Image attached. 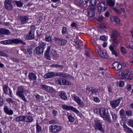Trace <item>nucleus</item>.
<instances>
[{"label": "nucleus", "instance_id": "32", "mask_svg": "<svg viewBox=\"0 0 133 133\" xmlns=\"http://www.w3.org/2000/svg\"><path fill=\"white\" fill-rule=\"evenodd\" d=\"M108 5L111 7H113L115 5V2L112 0H108L107 2Z\"/></svg>", "mask_w": 133, "mask_h": 133}, {"label": "nucleus", "instance_id": "16", "mask_svg": "<svg viewBox=\"0 0 133 133\" xmlns=\"http://www.w3.org/2000/svg\"><path fill=\"white\" fill-rule=\"evenodd\" d=\"M12 0H5L4 3V6L5 8L8 10H11L12 8L11 4Z\"/></svg>", "mask_w": 133, "mask_h": 133}, {"label": "nucleus", "instance_id": "49", "mask_svg": "<svg viewBox=\"0 0 133 133\" xmlns=\"http://www.w3.org/2000/svg\"><path fill=\"white\" fill-rule=\"evenodd\" d=\"M67 28L65 26H63L62 31V33L63 34H66L67 33Z\"/></svg>", "mask_w": 133, "mask_h": 133}, {"label": "nucleus", "instance_id": "45", "mask_svg": "<svg viewBox=\"0 0 133 133\" xmlns=\"http://www.w3.org/2000/svg\"><path fill=\"white\" fill-rule=\"evenodd\" d=\"M62 38H54L55 41L56 42L60 45L61 44V42Z\"/></svg>", "mask_w": 133, "mask_h": 133}, {"label": "nucleus", "instance_id": "33", "mask_svg": "<svg viewBox=\"0 0 133 133\" xmlns=\"http://www.w3.org/2000/svg\"><path fill=\"white\" fill-rule=\"evenodd\" d=\"M111 20L112 22H115L117 24L119 23L120 22L119 18L115 16L112 17L111 18Z\"/></svg>", "mask_w": 133, "mask_h": 133}, {"label": "nucleus", "instance_id": "4", "mask_svg": "<svg viewBox=\"0 0 133 133\" xmlns=\"http://www.w3.org/2000/svg\"><path fill=\"white\" fill-rule=\"evenodd\" d=\"M25 90L22 86L18 87V90L16 92L17 95L19 96L24 102H26L27 100L24 95Z\"/></svg>", "mask_w": 133, "mask_h": 133}, {"label": "nucleus", "instance_id": "1", "mask_svg": "<svg viewBox=\"0 0 133 133\" xmlns=\"http://www.w3.org/2000/svg\"><path fill=\"white\" fill-rule=\"evenodd\" d=\"M94 112L97 114H100L101 117L109 123L111 122V120L110 117L109 113L108 111L106 112L105 109L104 108L100 109L96 108L94 110Z\"/></svg>", "mask_w": 133, "mask_h": 133}, {"label": "nucleus", "instance_id": "22", "mask_svg": "<svg viewBox=\"0 0 133 133\" xmlns=\"http://www.w3.org/2000/svg\"><path fill=\"white\" fill-rule=\"evenodd\" d=\"M51 55L54 58L57 59L59 57V55L55 50H52L51 52Z\"/></svg>", "mask_w": 133, "mask_h": 133}, {"label": "nucleus", "instance_id": "51", "mask_svg": "<svg viewBox=\"0 0 133 133\" xmlns=\"http://www.w3.org/2000/svg\"><path fill=\"white\" fill-rule=\"evenodd\" d=\"M107 37H106L104 35L101 36L100 37V39L103 41H105L107 40Z\"/></svg>", "mask_w": 133, "mask_h": 133}, {"label": "nucleus", "instance_id": "53", "mask_svg": "<svg viewBox=\"0 0 133 133\" xmlns=\"http://www.w3.org/2000/svg\"><path fill=\"white\" fill-rule=\"evenodd\" d=\"M113 41V44L114 46H116L117 45L118 43L117 41V38H115V39H111Z\"/></svg>", "mask_w": 133, "mask_h": 133}, {"label": "nucleus", "instance_id": "44", "mask_svg": "<svg viewBox=\"0 0 133 133\" xmlns=\"http://www.w3.org/2000/svg\"><path fill=\"white\" fill-rule=\"evenodd\" d=\"M121 52L123 54H125L127 53L125 48L123 46H121Z\"/></svg>", "mask_w": 133, "mask_h": 133}, {"label": "nucleus", "instance_id": "20", "mask_svg": "<svg viewBox=\"0 0 133 133\" xmlns=\"http://www.w3.org/2000/svg\"><path fill=\"white\" fill-rule=\"evenodd\" d=\"M24 121L25 122L29 123L32 122L33 119L32 117L29 116H24Z\"/></svg>", "mask_w": 133, "mask_h": 133}, {"label": "nucleus", "instance_id": "10", "mask_svg": "<svg viewBox=\"0 0 133 133\" xmlns=\"http://www.w3.org/2000/svg\"><path fill=\"white\" fill-rule=\"evenodd\" d=\"M94 128L95 130H98L102 132H104V130L103 128L102 122L99 121L98 120L95 122L94 125Z\"/></svg>", "mask_w": 133, "mask_h": 133}, {"label": "nucleus", "instance_id": "7", "mask_svg": "<svg viewBox=\"0 0 133 133\" xmlns=\"http://www.w3.org/2000/svg\"><path fill=\"white\" fill-rule=\"evenodd\" d=\"M72 96L73 97L75 101L80 107H83L85 106L84 103L83 101L76 94H73Z\"/></svg>", "mask_w": 133, "mask_h": 133}, {"label": "nucleus", "instance_id": "27", "mask_svg": "<svg viewBox=\"0 0 133 133\" xmlns=\"http://www.w3.org/2000/svg\"><path fill=\"white\" fill-rule=\"evenodd\" d=\"M59 96L61 98L64 100H65L67 99V96L66 93L64 91H62L59 92Z\"/></svg>", "mask_w": 133, "mask_h": 133}, {"label": "nucleus", "instance_id": "42", "mask_svg": "<svg viewBox=\"0 0 133 133\" xmlns=\"http://www.w3.org/2000/svg\"><path fill=\"white\" fill-rule=\"evenodd\" d=\"M88 0H80V5H84L88 2Z\"/></svg>", "mask_w": 133, "mask_h": 133}, {"label": "nucleus", "instance_id": "60", "mask_svg": "<svg viewBox=\"0 0 133 133\" xmlns=\"http://www.w3.org/2000/svg\"><path fill=\"white\" fill-rule=\"evenodd\" d=\"M3 99L1 97V94H0V107L2 106L3 104Z\"/></svg>", "mask_w": 133, "mask_h": 133}, {"label": "nucleus", "instance_id": "25", "mask_svg": "<svg viewBox=\"0 0 133 133\" xmlns=\"http://www.w3.org/2000/svg\"><path fill=\"white\" fill-rule=\"evenodd\" d=\"M34 51L36 54L38 55L42 53L43 52V50L42 49H41L40 47L37 46L34 50Z\"/></svg>", "mask_w": 133, "mask_h": 133}, {"label": "nucleus", "instance_id": "5", "mask_svg": "<svg viewBox=\"0 0 133 133\" xmlns=\"http://www.w3.org/2000/svg\"><path fill=\"white\" fill-rule=\"evenodd\" d=\"M119 77L122 79L125 78L131 79L133 77V74L128 70H125L124 72L119 75Z\"/></svg>", "mask_w": 133, "mask_h": 133}, {"label": "nucleus", "instance_id": "11", "mask_svg": "<svg viewBox=\"0 0 133 133\" xmlns=\"http://www.w3.org/2000/svg\"><path fill=\"white\" fill-rule=\"evenodd\" d=\"M122 99V97H120L117 99L110 102V104L112 107L114 109H115L119 105L120 102Z\"/></svg>", "mask_w": 133, "mask_h": 133}, {"label": "nucleus", "instance_id": "56", "mask_svg": "<svg viewBox=\"0 0 133 133\" xmlns=\"http://www.w3.org/2000/svg\"><path fill=\"white\" fill-rule=\"evenodd\" d=\"M106 27L105 25L104 24H100L99 25V27L100 28L102 29H104Z\"/></svg>", "mask_w": 133, "mask_h": 133}, {"label": "nucleus", "instance_id": "6", "mask_svg": "<svg viewBox=\"0 0 133 133\" xmlns=\"http://www.w3.org/2000/svg\"><path fill=\"white\" fill-rule=\"evenodd\" d=\"M62 127L60 125L52 124L49 127L50 131L52 133H55L61 131Z\"/></svg>", "mask_w": 133, "mask_h": 133}, {"label": "nucleus", "instance_id": "35", "mask_svg": "<svg viewBox=\"0 0 133 133\" xmlns=\"http://www.w3.org/2000/svg\"><path fill=\"white\" fill-rule=\"evenodd\" d=\"M41 87L43 90L48 92L49 89H50V87L44 84H42L41 85Z\"/></svg>", "mask_w": 133, "mask_h": 133}, {"label": "nucleus", "instance_id": "28", "mask_svg": "<svg viewBox=\"0 0 133 133\" xmlns=\"http://www.w3.org/2000/svg\"><path fill=\"white\" fill-rule=\"evenodd\" d=\"M50 49V48L48 46L46 52L45 53V57L46 58L49 60H50V57L49 55V52Z\"/></svg>", "mask_w": 133, "mask_h": 133}, {"label": "nucleus", "instance_id": "46", "mask_svg": "<svg viewBox=\"0 0 133 133\" xmlns=\"http://www.w3.org/2000/svg\"><path fill=\"white\" fill-rule=\"evenodd\" d=\"M127 45L129 47L133 50V42L130 41L127 43Z\"/></svg>", "mask_w": 133, "mask_h": 133}, {"label": "nucleus", "instance_id": "41", "mask_svg": "<svg viewBox=\"0 0 133 133\" xmlns=\"http://www.w3.org/2000/svg\"><path fill=\"white\" fill-rule=\"evenodd\" d=\"M45 45V44L43 42H40L39 43V45L38 47H40L41 48V49H42L43 50L44 49V47Z\"/></svg>", "mask_w": 133, "mask_h": 133}, {"label": "nucleus", "instance_id": "30", "mask_svg": "<svg viewBox=\"0 0 133 133\" xmlns=\"http://www.w3.org/2000/svg\"><path fill=\"white\" fill-rule=\"evenodd\" d=\"M119 35L118 32L116 30L113 31L111 36V39H115V38H116Z\"/></svg>", "mask_w": 133, "mask_h": 133}, {"label": "nucleus", "instance_id": "59", "mask_svg": "<svg viewBox=\"0 0 133 133\" xmlns=\"http://www.w3.org/2000/svg\"><path fill=\"white\" fill-rule=\"evenodd\" d=\"M80 0H74V3L78 5H80Z\"/></svg>", "mask_w": 133, "mask_h": 133}, {"label": "nucleus", "instance_id": "37", "mask_svg": "<svg viewBox=\"0 0 133 133\" xmlns=\"http://www.w3.org/2000/svg\"><path fill=\"white\" fill-rule=\"evenodd\" d=\"M110 113L112 116L113 121L114 122L115 121L117 118V115L114 111H111Z\"/></svg>", "mask_w": 133, "mask_h": 133}, {"label": "nucleus", "instance_id": "39", "mask_svg": "<svg viewBox=\"0 0 133 133\" xmlns=\"http://www.w3.org/2000/svg\"><path fill=\"white\" fill-rule=\"evenodd\" d=\"M68 118L69 121L70 122H73L75 120L74 118L72 115L70 114L68 115Z\"/></svg>", "mask_w": 133, "mask_h": 133}, {"label": "nucleus", "instance_id": "24", "mask_svg": "<svg viewBox=\"0 0 133 133\" xmlns=\"http://www.w3.org/2000/svg\"><path fill=\"white\" fill-rule=\"evenodd\" d=\"M10 32L8 30L3 28H0V34L8 35L10 34Z\"/></svg>", "mask_w": 133, "mask_h": 133}, {"label": "nucleus", "instance_id": "47", "mask_svg": "<svg viewBox=\"0 0 133 133\" xmlns=\"http://www.w3.org/2000/svg\"><path fill=\"white\" fill-rule=\"evenodd\" d=\"M21 1H16V4L17 6L18 7H21L22 6L23 4L22 2H21Z\"/></svg>", "mask_w": 133, "mask_h": 133}, {"label": "nucleus", "instance_id": "52", "mask_svg": "<svg viewBox=\"0 0 133 133\" xmlns=\"http://www.w3.org/2000/svg\"><path fill=\"white\" fill-rule=\"evenodd\" d=\"M93 100L96 103H99L100 102V99L97 97H94Z\"/></svg>", "mask_w": 133, "mask_h": 133}, {"label": "nucleus", "instance_id": "61", "mask_svg": "<svg viewBox=\"0 0 133 133\" xmlns=\"http://www.w3.org/2000/svg\"><path fill=\"white\" fill-rule=\"evenodd\" d=\"M43 18L42 16H40L37 18V21L39 23H40L42 20Z\"/></svg>", "mask_w": 133, "mask_h": 133}, {"label": "nucleus", "instance_id": "34", "mask_svg": "<svg viewBox=\"0 0 133 133\" xmlns=\"http://www.w3.org/2000/svg\"><path fill=\"white\" fill-rule=\"evenodd\" d=\"M24 116H21L16 117L15 119V121L17 122L23 121Z\"/></svg>", "mask_w": 133, "mask_h": 133}, {"label": "nucleus", "instance_id": "8", "mask_svg": "<svg viewBox=\"0 0 133 133\" xmlns=\"http://www.w3.org/2000/svg\"><path fill=\"white\" fill-rule=\"evenodd\" d=\"M56 83L60 85H70L71 83L68 80L63 79L62 78H59L56 80Z\"/></svg>", "mask_w": 133, "mask_h": 133}, {"label": "nucleus", "instance_id": "38", "mask_svg": "<svg viewBox=\"0 0 133 133\" xmlns=\"http://www.w3.org/2000/svg\"><path fill=\"white\" fill-rule=\"evenodd\" d=\"M127 124L128 126L133 128V120L132 119H129L127 121Z\"/></svg>", "mask_w": 133, "mask_h": 133}, {"label": "nucleus", "instance_id": "26", "mask_svg": "<svg viewBox=\"0 0 133 133\" xmlns=\"http://www.w3.org/2000/svg\"><path fill=\"white\" fill-rule=\"evenodd\" d=\"M28 77L29 80H35L36 79L37 77L35 74L32 73L29 74Z\"/></svg>", "mask_w": 133, "mask_h": 133}, {"label": "nucleus", "instance_id": "29", "mask_svg": "<svg viewBox=\"0 0 133 133\" xmlns=\"http://www.w3.org/2000/svg\"><path fill=\"white\" fill-rule=\"evenodd\" d=\"M50 67L56 68L57 69H62L64 67V66L57 64H53L50 65Z\"/></svg>", "mask_w": 133, "mask_h": 133}, {"label": "nucleus", "instance_id": "2", "mask_svg": "<svg viewBox=\"0 0 133 133\" xmlns=\"http://www.w3.org/2000/svg\"><path fill=\"white\" fill-rule=\"evenodd\" d=\"M59 76L63 77L71 78L72 76H70L68 74L62 73H56L54 72H51L46 73L44 76L45 78H51L54 76Z\"/></svg>", "mask_w": 133, "mask_h": 133}, {"label": "nucleus", "instance_id": "43", "mask_svg": "<svg viewBox=\"0 0 133 133\" xmlns=\"http://www.w3.org/2000/svg\"><path fill=\"white\" fill-rule=\"evenodd\" d=\"M48 92L50 93L55 94L56 92V90L52 87H50Z\"/></svg>", "mask_w": 133, "mask_h": 133}, {"label": "nucleus", "instance_id": "19", "mask_svg": "<svg viewBox=\"0 0 133 133\" xmlns=\"http://www.w3.org/2000/svg\"><path fill=\"white\" fill-rule=\"evenodd\" d=\"M28 17L27 16H21L20 17V21L22 24L26 23L28 21Z\"/></svg>", "mask_w": 133, "mask_h": 133}, {"label": "nucleus", "instance_id": "54", "mask_svg": "<svg viewBox=\"0 0 133 133\" xmlns=\"http://www.w3.org/2000/svg\"><path fill=\"white\" fill-rule=\"evenodd\" d=\"M124 113L125 111L123 109H122L120 110L119 111V114L121 116H122V117H123V116H124Z\"/></svg>", "mask_w": 133, "mask_h": 133}, {"label": "nucleus", "instance_id": "62", "mask_svg": "<svg viewBox=\"0 0 133 133\" xmlns=\"http://www.w3.org/2000/svg\"><path fill=\"white\" fill-rule=\"evenodd\" d=\"M113 9L118 14H121V12L119 10H118L116 8H113Z\"/></svg>", "mask_w": 133, "mask_h": 133}, {"label": "nucleus", "instance_id": "50", "mask_svg": "<svg viewBox=\"0 0 133 133\" xmlns=\"http://www.w3.org/2000/svg\"><path fill=\"white\" fill-rule=\"evenodd\" d=\"M126 114L127 116H131L132 115V113L131 110L126 111Z\"/></svg>", "mask_w": 133, "mask_h": 133}, {"label": "nucleus", "instance_id": "55", "mask_svg": "<svg viewBox=\"0 0 133 133\" xmlns=\"http://www.w3.org/2000/svg\"><path fill=\"white\" fill-rule=\"evenodd\" d=\"M0 56L5 57H8V56L6 54L4 53L3 52L0 51Z\"/></svg>", "mask_w": 133, "mask_h": 133}, {"label": "nucleus", "instance_id": "63", "mask_svg": "<svg viewBox=\"0 0 133 133\" xmlns=\"http://www.w3.org/2000/svg\"><path fill=\"white\" fill-rule=\"evenodd\" d=\"M57 111L56 110H54L53 111L52 114L53 115V116L55 117L57 115Z\"/></svg>", "mask_w": 133, "mask_h": 133}, {"label": "nucleus", "instance_id": "23", "mask_svg": "<svg viewBox=\"0 0 133 133\" xmlns=\"http://www.w3.org/2000/svg\"><path fill=\"white\" fill-rule=\"evenodd\" d=\"M123 128L124 130L127 133H131L133 132V130L125 124L123 125Z\"/></svg>", "mask_w": 133, "mask_h": 133}, {"label": "nucleus", "instance_id": "9", "mask_svg": "<svg viewBox=\"0 0 133 133\" xmlns=\"http://www.w3.org/2000/svg\"><path fill=\"white\" fill-rule=\"evenodd\" d=\"M107 7V6L105 3L101 2L99 3L98 7V12H103L106 10Z\"/></svg>", "mask_w": 133, "mask_h": 133}, {"label": "nucleus", "instance_id": "48", "mask_svg": "<svg viewBox=\"0 0 133 133\" xmlns=\"http://www.w3.org/2000/svg\"><path fill=\"white\" fill-rule=\"evenodd\" d=\"M67 42V41L65 39H61V44H60V45H64L66 44Z\"/></svg>", "mask_w": 133, "mask_h": 133}, {"label": "nucleus", "instance_id": "31", "mask_svg": "<svg viewBox=\"0 0 133 133\" xmlns=\"http://www.w3.org/2000/svg\"><path fill=\"white\" fill-rule=\"evenodd\" d=\"M88 1L89 3V7H95L96 8V6L95 5L96 3V0H88Z\"/></svg>", "mask_w": 133, "mask_h": 133}, {"label": "nucleus", "instance_id": "36", "mask_svg": "<svg viewBox=\"0 0 133 133\" xmlns=\"http://www.w3.org/2000/svg\"><path fill=\"white\" fill-rule=\"evenodd\" d=\"M32 49L31 48H28L27 50L26 51L25 54L27 55L28 57L31 56V55L32 54Z\"/></svg>", "mask_w": 133, "mask_h": 133}, {"label": "nucleus", "instance_id": "18", "mask_svg": "<svg viewBox=\"0 0 133 133\" xmlns=\"http://www.w3.org/2000/svg\"><path fill=\"white\" fill-rule=\"evenodd\" d=\"M122 68V66L119 63L115 62L113 63V68L116 71L120 70Z\"/></svg>", "mask_w": 133, "mask_h": 133}, {"label": "nucleus", "instance_id": "64", "mask_svg": "<svg viewBox=\"0 0 133 133\" xmlns=\"http://www.w3.org/2000/svg\"><path fill=\"white\" fill-rule=\"evenodd\" d=\"M124 85V83L123 81H120L119 82V86L120 87H123Z\"/></svg>", "mask_w": 133, "mask_h": 133}, {"label": "nucleus", "instance_id": "17", "mask_svg": "<svg viewBox=\"0 0 133 133\" xmlns=\"http://www.w3.org/2000/svg\"><path fill=\"white\" fill-rule=\"evenodd\" d=\"M96 8L95 7H89L87 9L88 15L89 17H92L94 16L95 14V11Z\"/></svg>", "mask_w": 133, "mask_h": 133}, {"label": "nucleus", "instance_id": "40", "mask_svg": "<svg viewBox=\"0 0 133 133\" xmlns=\"http://www.w3.org/2000/svg\"><path fill=\"white\" fill-rule=\"evenodd\" d=\"M36 133H38L41 131L42 128L41 127L38 123L36 124Z\"/></svg>", "mask_w": 133, "mask_h": 133}, {"label": "nucleus", "instance_id": "12", "mask_svg": "<svg viewBox=\"0 0 133 133\" xmlns=\"http://www.w3.org/2000/svg\"><path fill=\"white\" fill-rule=\"evenodd\" d=\"M4 92L5 94L12 96V91L7 85H3L2 86Z\"/></svg>", "mask_w": 133, "mask_h": 133}, {"label": "nucleus", "instance_id": "13", "mask_svg": "<svg viewBox=\"0 0 133 133\" xmlns=\"http://www.w3.org/2000/svg\"><path fill=\"white\" fill-rule=\"evenodd\" d=\"M34 29H31L26 36V39L27 40H31L34 38L35 37Z\"/></svg>", "mask_w": 133, "mask_h": 133}, {"label": "nucleus", "instance_id": "3", "mask_svg": "<svg viewBox=\"0 0 133 133\" xmlns=\"http://www.w3.org/2000/svg\"><path fill=\"white\" fill-rule=\"evenodd\" d=\"M1 43L2 44H11L12 43H14L16 44L20 43L25 45L26 44L25 43L23 42L22 41L17 39L2 41L1 42Z\"/></svg>", "mask_w": 133, "mask_h": 133}, {"label": "nucleus", "instance_id": "21", "mask_svg": "<svg viewBox=\"0 0 133 133\" xmlns=\"http://www.w3.org/2000/svg\"><path fill=\"white\" fill-rule=\"evenodd\" d=\"M4 110L6 114H8L10 115H11L13 114V112L12 110L11 109H9L7 106H4Z\"/></svg>", "mask_w": 133, "mask_h": 133}, {"label": "nucleus", "instance_id": "57", "mask_svg": "<svg viewBox=\"0 0 133 133\" xmlns=\"http://www.w3.org/2000/svg\"><path fill=\"white\" fill-rule=\"evenodd\" d=\"M98 91V89L94 88H91V92L92 93L96 94Z\"/></svg>", "mask_w": 133, "mask_h": 133}, {"label": "nucleus", "instance_id": "14", "mask_svg": "<svg viewBox=\"0 0 133 133\" xmlns=\"http://www.w3.org/2000/svg\"><path fill=\"white\" fill-rule=\"evenodd\" d=\"M63 108L66 110H71L76 114L79 113V111L76 108L71 106L64 105L62 106Z\"/></svg>", "mask_w": 133, "mask_h": 133}, {"label": "nucleus", "instance_id": "15", "mask_svg": "<svg viewBox=\"0 0 133 133\" xmlns=\"http://www.w3.org/2000/svg\"><path fill=\"white\" fill-rule=\"evenodd\" d=\"M98 52L99 56L105 59L108 58V56L105 50H102L99 48L98 50Z\"/></svg>", "mask_w": 133, "mask_h": 133}, {"label": "nucleus", "instance_id": "58", "mask_svg": "<svg viewBox=\"0 0 133 133\" xmlns=\"http://www.w3.org/2000/svg\"><path fill=\"white\" fill-rule=\"evenodd\" d=\"M104 18V17L103 16L101 15L97 19V20L99 21H102L103 19Z\"/></svg>", "mask_w": 133, "mask_h": 133}]
</instances>
